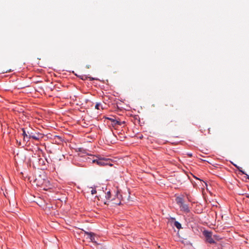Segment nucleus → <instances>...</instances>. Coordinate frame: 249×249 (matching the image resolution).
I'll list each match as a JSON object with an SVG mask.
<instances>
[{
    "label": "nucleus",
    "mask_w": 249,
    "mask_h": 249,
    "mask_svg": "<svg viewBox=\"0 0 249 249\" xmlns=\"http://www.w3.org/2000/svg\"><path fill=\"white\" fill-rule=\"evenodd\" d=\"M107 160L105 158H98V159L93 160V163H96L99 166H105L107 164Z\"/></svg>",
    "instance_id": "obj_1"
},
{
    "label": "nucleus",
    "mask_w": 249,
    "mask_h": 249,
    "mask_svg": "<svg viewBox=\"0 0 249 249\" xmlns=\"http://www.w3.org/2000/svg\"><path fill=\"white\" fill-rule=\"evenodd\" d=\"M204 235H205L207 241L210 244H213L215 243L214 240L212 237V233L208 231H204Z\"/></svg>",
    "instance_id": "obj_2"
},
{
    "label": "nucleus",
    "mask_w": 249,
    "mask_h": 249,
    "mask_svg": "<svg viewBox=\"0 0 249 249\" xmlns=\"http://www.w3.org/2000/svg\"><path fill=\"white\" fill-rule=\"evenodd\" d=\"M107 119L112 122L111 124L113 127L115 126L116 125H121L124 123V122L119 121L116 120L115 118H107Z\"/></svg>",
    "instance_id": "obj_3"
},
{
    "label": "nucleus",
    "mask_w": 249,
    "mask_h": 249,
    "mask_svg": "<svg viewBox=\"0 0 249 249\" xmlns=\"http://www.w3.org/2000/svg\"><path fill=\"white\" fill-rule=\"evenodd\" d=\"M28 133L29 134V138H33L36 140H39L40 138L42 137L41 136V134L39 133H36V134H33L32 133L30 134L29 132H28Z\"/></svg>",
    "instance_id": "obj_4"
},
{
    "label": "nucleus",
    "mask_w": 249,
    "mask_h": 249,
    "mask_svg": "<svg viewBox=\"0 0 249 249\" xmlns=\"http://www.w3.org/2000/svg\"><path fill=\"white\" fill-rule=\"evenodd\" d=\"M85 233L88 236V237L89 238V239L92 242H95V238H94V234L92 232H89L86 231H84Z\"/></svg>",
    "instance_id": "obj_5"
},
{
    "label": "nucleus",
    "mask_w": 249,
    "mask_h": 249,
    "mask_svg": "<svg viewBox=\"0 0 249 249\" xmlns=\"http://www.w3.org/2000/svg\"><path fill=\"white\" fill-rule=\"evenodd\" d=\"M85 233L88 236V237L89 238V239L92 242H95V238H94V234L92 232H89L86 231H84Z\"/></svg>",
    "instance_id": "obj_6"
},
{
    "label": "nucleus",
    "mask_w": 249,
    "mask_h": 249,
    "mask_svg": "<svg viewBox=\"0 0 249 249\" xmlns=\"http://www.w3.org/2000/svg\"><path fill=\"white\" fill-rule=\"evenodd\" d=\"M180 208L181 210H182L184 212H188L189 211V207H188V205L185 204L183 203V204H182V205H180Z\"/></svg>",
    "instance_id": "obj_7"
},
{
    "label": "nucleus",
    "mask_w": 249,
    "mask_h": 249,
    "mask_svg": "<svg viewBox=\"0 0 249 249\" xmlns=\"http://www.w3.org/2000/svg\"><path fill=\"white\" fill-rule=\"evenodd\" d=\"M235 167H236L238 170L241 172L243 174H246V172L242 170V168L238 166H237L236 164L233 163V162H231Z\"/></svg>",
    "instance_id": "obj_8"
},
{
    "label": "nucleus",
    "mask_w": 249,
    "mask_h": 249,
    "mask_svg": "<svg viewBox=\"0 0 249 249\" xmlns=\"http://www.w3.org/2000/svg\"><path fill=\"white\" fill-rule=\"evenodd\" d=\"M174 226L178 230L181 228V225L178 221L174 222Z\"/></svg>",
    "instance_id": "obj_9"
},
{
    "label": "nucleus",
    "mask_w": 249,
    "mask_h": 249,
    "mask_svg": "<svg viewBox=\"0 0 249 249\" xmlns=\"http://www.w3.org/2000/svg\"><path fill=\"white\" fill-rule=\"evenodd\" d=\"M176 201H177V203L178 205H179V206L180 205H182V204H183V199L181 198H180V197L177 198Z\"/></svg>",
    "instance_id": "obj_10"
},
{
    "label": "nucleus",
    "mask_w": 249,
    "mask_h": 249,
    "mask_svg": "<svg viewBox=\"0 0 249 249\" xmlns=\"http://www.w3.org/2000/svg\"><path fill=\"white\" fill-rule=\"evenodd\" d=\"M22 130L23 131L22 135H23V136L24 137V139L25 140L26 138H29V136H28L27 134L26 133V131H25V130L24 129V128H22Z\"/></svg>",
    "instance_id": "obj_11"
},
{
    "label": "nucleus",
    "mask_w": 249,
    "mask_h": 249,
    "mask_svg": "<svg viewBox=\"0 0 249 249\" xmlns=\"http://www.w3.org/2000/svg\"><path fill=\"white\" fill-rule=\"evenodd\" d=\"M106 197L107 199H109L111 198V194L110 191H108L106 195Z\"/></svg>",
    "instance_id": "obj_12"
},
{
    "label": "nucleus",
    "mask_w": 249,
    "mask_h": 249,
    "mask_svg": "<svg viewBox=\"0 0 249 249\" xmlns=\"http://www.w3.org/2000/svg\"><path fill=\"white\" fill-rule=\"evenodd\" d=\"M101 106V104L99 103H96V104L95 105V108L97 109H100V107Z\"/></svg>",
    "instance_id": "obj_13"
},
{
    "label": "nucleus",
    "mask_w": 249,
    "mask_h": 249,
    "mask_svg": "<svg viewBox=\"0 0 249 249\" xmlns=\"http://www.w3.org/2000/svg\"><path fill=\"white\" fill-rule=\"evenodd\" d=\"M90 192H91V194L92 195H94L97 192L96 189H92Z\"/></svg>",
    "instance_id": "obj_14"
},
{
    "label": "nucleus",
    "mask_w": 249,
    "mask_h": 249,
    "mask_svg": "<svg viewBox=\"0 0 249 249\" xmlns=\"http://www.w3.org/2000/svg\"><path fill=\"white\" fill-rule=\"evenodd\" d=\"M81 79H82V80H85L87 78V76H85V75H83V76H81L80 77Z\"/></svg>",
    "instance_id": "obj_15"
},
{
    "label": "nucleus",
    "mask_w": 249,
    "mask_h": 249,
    "mask_svg": "<svg viewBox=\"0 0 249 249\" xmlns=\"http://www.w3.org/2000/svg\"><path fill=\"white\" fill-rule=\"evenodd\" d=\"M35 181H37V183H36V185H37L40 186V185H41V183H39L38 182V180H37V179H36V180H35Z\"/></svg>",
    "instance_id": "obj_16"
},
{
    "label": "nucleus",
    "mask_w": 249,
    "mask_h": 249,
    "mask_svg": "<svg viewBox=\"0 0 249 249\" xmlns=\"http://www.w3.org/2000/svg\"><path fill=\"white\" fill-rule=\"evenodd\" d=\"M187 155L189 156L190 157H191L193 156L192 153H188Z\"/></svg>",
    "instance_id": "obj_17"
},
{
    "label": "nucleus",
    "mask_w": 249,
    "mask_h": 249,
    "mask_svg": "<svg viewBox=\"0 0 249 249\" xmlns=\"http://www.w3.org/2000/svg\"><path fill=\"white\" fill-rule=\"evenodd\" d=\"M246 176H247V178L249 179V176L248 175H247L246 173L245 174Z\"/></svg>",
    "instance_id": "obj_18"
},
{
    "label": "nucleus",
    "mask_w": 249,
    "mask_h": 249,
    "mask_svg": "<svg viewBox=\"0 0 249 249\" xmlns=\"http://www.w3.org/2000/svg\"><path fill=\"white\" fill-rule=\"evenodd\" d=\"M246 196L247 197L249 198V195H247Z\"/></svg>",
    "instance_id": "obj_19"
}]
</instances>
